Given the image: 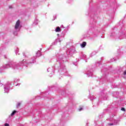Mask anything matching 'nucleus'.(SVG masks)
<instances>
[{"instance_id": "f257e3e1", "label": "nucleus", "mask_w": 126, "mask_h": 126, "mask_svg": "<svg viewBox=\"0 0 126 126\" xmlns=\"http://www.w3.org/2000/svg\"><path fill=\"white\" fill-rule=\"evenodd\" d=\"M26 63V60H23V61L20 62L19 63L16 64L13 62H10L8 64H6L3 66L4 69L8 68V67H12L14 69H19V67H22Z\"/></svg>"}, {"instance_id": "f03ea898", "label": "nucleus", "mask_w": 126, "mask_h": 126, "mask_svg": "<svg viewBox=\"0 0 126 126\" xmlns=\"http://www.w3.org/2000/svg\"><path fill=\"white\" fill-rule=\"evenodd\" d=\"M57 61L59 63L60 66L59 67V72H64L66 73L67 72L66 69H65V66L63 64V55H60L57 57Z\"/></svg>"}, {"instance_id": "7ed1b4c3", "label": "nucleus", "mask_w": 126, "mask_h": 126, "mask_svg": "<svg viewBox=\"0 0 126 126\" xmlns=\"http://www.w3.org/2000/svg\"><path fill=\"white\" fill-rule=\"evenodd\" d=\"M21 27L22 26L20 25V21L18 20L15 25L14 30V35H17V32L20 31V29H21Z\"/></svg>"}, {"instance_id": "20e7f679", "label": "nucleus", "mask_w": 126, "mask_h": 126, "mask_svg": "<svg viewBox=\"0 0 126 126\" xmlns=\"http://www.w3.org/2000/svg\"><path fill=\"white\" fill-rule=\"evenodd\" d=\"M75 53H76V51H75V48L74 47H71L66 51V54L68 56H71V55H73V54H75Z\"/></svg>"}, {"instance_id": "39448f33", "label": "nucleus", "mask_w": 126, "mask_h": 126, "mask_svg": "<svg viewBox=\"0 0 126 126\" xmlns=\"http://www.w3.org/2000/svg\"><path fill=\"white\" fill-rule=\"evenodd\" d=\"M11 84L10 83H7L4 86V93H8L9 92V89Z\"/></svg>"}, {"instance_id": "423d86ee", "label": "nucleus", "mask_w": 126, "mask_h": 126, "mask_svg": "<svg viewBox=\"0 0 126 126\" xmlns=\"http://www.w3.org/2000/svg\"><path fill=\"white\" fill-rule=\"evenodd\" d=\"M36 57H33L32 58V62H30L29 63H28V65H29L30 63H34L36 62Z\"/></svg>"}, {"instance_id": "0eeeda50", "label": "nucleus", "mask_w": 126, "mask_h": 126, "mask_svg": "<svg viewBox=\"0 0 126 126\" xmlns=\"http://www.w3.org/2000/svg\"><path fill=\"white\" fill-rule=\"evenodd\" d=\"M119 122H120V119H119L118 120H114V124L111 123V124H109V126H113V125H118Z\"/></svg>"}, {"instance_id": "6e6552de", "label": "nucleus", "mask_w": 126, "mask_h": 126, "mask_svg": "<svg viewBox=\"0 0 126 126\" xmlns=\"http://www.w3.org/2000/svg\"><path fill=\"white\" fill-rule=\"evenodd\" d=\"M87 75L88 77H89V76H92V75H93V73L91 71H88Z\"/></svg>"}, {"instance_id": "1a4fd4ad", "label": "nucleus", "mask_w": 126, "mask_h": 126, "mask_svg": "<svg viewBox=\"0 0 126 126\" xmlns=\"http://www.w3.org/2000/svg\"><path fill=\"white\" fill-rule=\"evenodd\" d=\"M38 22H39V21H38V19H35L34 22L32 24L33 26H35V25H37V24H38Z\"/></svg>"}, {"instance_id": "9d476101", "label": "nucleus", "mask_w": 126, "mask_h": 126, "mask_svg": "<svg viewBox=\"0 0 126 126\" xmlns=\"http://www.w3.org/2000/svg\"><path fill=\"white\" fill-rule=\"evenodd\" d=\"M85 46H86V42H83L81 44V47L82 48H84L85 47Z\"/></svg>"}, {"instance_id": "9b49d317", "label": "nucleus", "mask_w": 126, "mask_h": 126, "mask_svg": "<svg viewBox=\"0 0 126 126\" xmlns=\"http://www.w3.org/2000/svg\"><path fill=\"white\" fill-rule=\"evenodd\" d=\"M41 52L40 51H38L36 53L37 57H41Z\"/></svg>"}, {"instance_id": "f8f14e48", "label": "nucleus", "mask_w": 126, "mask_h": 126, "mask_svg": "<svg viewBox=\"0 0 126 126\" xmlns=\"http://www.w3.org/2000/svg\"><path fill=\"white\" fill-rule=\"evenodd\" d=\"M96 54H97V53L96 52V51H94V52H93L91 54V57H93V56H95V55H96Z\"/></svg>"}, {"instance_id": "ddd939ff", "label": "nucleus", "mask_w": 126, "mask_h": 126, "mask_svg": "<svg viewBox=\"0 0 126 126\" xmlns=\"http://www.w3.org/2000/svg\"><path fill=\"white\" fill-rule=\"evenodd\" d=\"M56 32H60L61 31V28L59 27H58L55 30Z\"/></svg>"}, {"instance_id": "4468645a", "label": "nucleus", "mask_w": 126, "mask_h": 126, "mask_svg": "<svg viewBox=\"0 0 126 126\" xmlns=\"http://www.w3.org/2000/svg\"><path fill=\"white\" fill-rule=\"evenodd\" d=\"M47 71L48 72H49V71H52V72H54V70L52 68H49L48 69H47Z\"/></svg>"}, {"instance_id": "2eb2a0df", "label": "nucleus", "mask_w": 126, "mask_h": 126, "mask_svg": "<svg viewBox=\"0 0 126 126\" xmlns=\"http://www.w3.org/2000/svg\"><path fill=\"white\" fill-rule=\"evenodd\" d=\"M15 113H16V111L14 110L13 112L11 114V116H14L15 115Z\"/></svg>"}, {"instance_id": "dca6fc26", "label": "nucleus", "mask_w": 126, "mask_h": 126, "mask_svg": "<svg viewBox=\"0 0 126 126\" xmlns=\"http://www.w3.org/2000/svg\"><path fill=\"white\" fill-rule=\"evenodd\" d=\"M116 61V59L115 58L111 59L110 60V63H112V62H115Z\"/></svg>"}, {"instance_id": "f3484780", "label": "nucleus", "mask_w": 126, "mask_h": 126, "mask_svg": "<svg viewBox=\"0 0 126 126\" xmlns=\"http://www.w3.org/2000/svg\"><path fill=\"white\" fill-rule=\"evenodd\" d=\"M62 41V40H61L60 39H57L56 40L55 42H59L60 43H61V42Z\"/></svg>"}, {"instance_id": "a211bd4d", "label": "nucleus", "mask_w": 126, "mask_h": 126, "mask_svg": "<svg viewBox=\"0 0 126 126\" xmlns=\"http://www.w3.org/2000/svg\"><path fill=\"white\" fill-rule=\"evenodd\" d=\"M20 105H21V102L18 103V104L17 105V108H18V107H19L20 106Z\"/></svg>"}, {"instance_id": "6ab92c4d", "label": "nucleus", "mask_w": 126, "mask_h": 126, "mask_svg": "<svg viewBox=\"0 0 126 126\" xmlns=\"http://www.w3.org/2000/svg\"><path fill=\"white\" fill-rule=\"evenodd\" d=\"M18 81H19V79H15L14 80V82H18Z\"/></svg>"}, {"instance_id": "aec40b11", "label": "nucleus", "mask_w": 126, "mask_h": 126, "mask_svg": "<svg viewBox=\"0 0 126 126\" xmlns=\"http://www.w3.org/2000/svg\"><path fill=\"white\" fill-rule=\"evenodd\" d=\"M78 110H79V112H80V111H82V110H83V108L81 107Z\"/></svg>"}, {"instance_id": "412c9836", "label": "nucleus", "mask_w": 126, "mask_h": 126, "mask_svg": "<svg viewBox=\"0 0 126 126\" xmlns=\"http://www.w3.org/2000/svg\"><path fill=\"white\" fill-rule=\"evenodd\" d=\"M18 51H19L18 49H17V50H15L16 55H17V54H18Z\"/></svg>"}, {"instance_id": "4be33fe9", "label": "nucleus", "mask_w": 126, "mask_h": 126, "mask_svg": "<svg viewBox=\"0 0 126 126\" xmlns=\"http://www.w3.org/2000/svg\"><path fill=\"white\" fill-rule=\"evenodd\" d=\"M121 110H122V111H126V109H125V108L122 107V108H121Z\"/></svg>"}, {"instance_id": "5701e85b", "label": "nucleus", "mask_w": 126, "mask_h": 126, "mask_svg": "<svg viewBox=\"0 0 126 126\" xmlns=\"http://www.w3.org/2000/svg\"><path fill=\"white\" fill-rule=\"evenodd\" d=\"M4 126H9V124L6 123L5 124Z\"/></svg>"}, {"instance_id": "b1692460", "label": "nucleus", "mask_w": 126, "mask_h": 126, "mask_svg": "<svg viewBox=\"0 0 126 126\" xmlns=\"http://www.w3.org/2000/svg\"><path fill=\"white\" fill-rule=\"evenodd\" d=\"M93 98H94V96H92L91 97V100H94V99Z\"/></svg>"}, {"instance_id": "393cba45", "label": "nucleus", "mask_w": 126, "mask_h": 126, "mask_svg": "<svg viewBox=\"0 0 126 126\" xmlns=\"http://www.w3.org/2000/svg\"><path fill=\"white\" fill-rule=\"evenodd\" d=\"M83 58L84 59V58H86V55H83Z\"/></svg>"}, {"instance_id": "a878e982", "label": "nucleus", "mask_w": 126, "mask_h": 126, "mask_svg": "<svg viewBox=\"0 0 126 126\" xmlns=\"http://www.w3.org/2000/svg\"><path fill=\"white\" fill-rule=\"evenodd\" d=\"M124 75H126V70H125L124 72Z\"/></svg>"}, {"instance_id": "bb28decb", "label": "nucleus", "mask_w": 126, "mask_h": 126, "mask_svg": "<svg viewBox=\"0 0 126 126\" xmlns=\"http://www.w3.org/2000/svg\"><path fill=\"white\" fill-rule=\"evenodd\" d=\"M92 29L93 31H95V28H93Z\"/></svg>"}, {"instance_id": "cd10ccee", "label": "nucleus", "mask_w": 126, "mask_h": 126, "mask_svg": "<svg viewBox=\"0 0 126 126\" xmlns=\"http://www.w3.org/2000/svg\"><path fill=\"white\" fill-rule=\"evenodd\" d=\"M2 86V84L1 83H0V87Z\"/></svg>"}, {"instance_id": "c85d7f7f", "label": "nucleus", "mask_w": 126, "mask_h": 126, "mask_svg": "<svg viewBox=\"0 0 126 126\" xmlns=\"http://www.w3.org/2000/svg\"><path fill=\"white\" fill-rule=\"evenodd\" d=\"M9 8H12V7L11 6H9Z\"/></svg>"}, {"instance_id": "c756f323", "label": "nucleus", "mask_w": 126, "mask_h": 126, "mask_svg": "<svg viewBox=\"0 0 126 126\" xmlns=\"http://www.w3.org/2000/svg\"><path fill=\"white\" fill-rule=\"evenodd\" d=\"M56 18H57V16H55V19L53 20H55V19H56Z\"/></svg>"}]
</instances>
